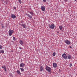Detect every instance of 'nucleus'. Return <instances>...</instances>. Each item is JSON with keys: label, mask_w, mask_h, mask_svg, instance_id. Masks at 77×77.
<instances>
[{"label": "nucleus", "mask_w": 77, "mask_h": 77, "mask_svg": "<svg viewBox=\"0 0 77 77\" xmlns=\"http://www.w3.org/2000/svg\"><path fill=\"white\" fill-rule=\"evenodd\" d=\"M2 2L3 1H4V0H1Z\"/></svg>", "instance_id": "obj_32"}, {"label": "nucleus", "mask_w": 77, "mask_h": 77, "mask_svg": "<svg viewBox=\"0 0 77 77\" xmlns=\"http://www.w3.org/2000/svg\"><path fill=\"white\" fill-rule=\"evenodd\" d=\"M65 2H67L68 1V0H64Z\"/></svg>", "instance_id": "obj_29"}, {"label": "nucleus", "mask_w": 77, "mask_h": 77, "mask_svg": "<svg viewBox=\"0 0 77 77\" xmlns=\"http://www.w3.org/2000/svg\"><path fill=\"white\" fill-rule=\"evenodd\" d=\"M65 43H66V44H68V45H69V44H71L70 42L68 40L65 41Z\"/></svg>", "instance_id": "obj_5"}, {"label": "nucleus", "mask_w": 77, "mask_h": 77, "mask_svg": "<svg viewBox=\"0 0 77 77\" xmlns=\"http://www.w3.org/2000/svg\"><path fill=\"white\" fill-rule=\"evenodd\" d=\"M26 15L27 16V17H29V18L30 19H32V16L30 15L29 14L26 13Z\"/></svg>", "instance_id": "obj_7"}, {"label": "nucleus", "mask_w": 77, "mask_h": 77, "mask_svg": "<svg viewBox=\"0 0 77 77\" xmlns=\"http://www.w3.org/2000/svg\"><path fill=\"white\" fill-rule=\"evenodd\" d=\"M2 68H3L5 69L4 71H5L6 72L7 71V70L6 69V66H2Z\"/></svg>", "instance_id": "obj_8"}, {"label": "nucleus", "mask_w": 77, "mask_h": 77, "mask_svg": "<svg viewBox=\"0 0 77 77\" xmlns=\"http://www.w3.org/2000/svg\"><path fill=\"white\" fill-rule=\"evenodd\" d=\"M14 31L11 30V29H10V30H9V35L10 36H11V35H12L13 33H14Z\"/></svg>", "instance_id": "obj_2"}, {"label": "nucleus", "mask_w": 77, "mask_h": 77, "mask_svg": "<svg viewBox=\"0 0 77 77\" xmlns=\"http://www.w3.org/2000/svg\"><path fill=\"white\" fill-rule=\"evenodd\" d=\"M18 2H19V3H20V4H21V1L20 0H18Z\"/></svg>", "instance_id": "obj_21"}, {"label": "nucleus", "mask_w": 77, "mask_h": 77, "mask_svg": "<svg viewBox=\"0 0 77 77\" xmlns=\"http://www.w3.org/2000/svg\"><path fill=\"white\" fill-rule=\"evenodd\" d=\"M55 55H56V53H55V52H54L53 54V56H55Z\"/></svg>", "instance_id": "obj_20"}, {"label": "nucleus", "mask_w": 77, "mask_h": 77, "mask_svg": "<svg viewBox=\"0 0 77 77\" xmlns=\"http://www.w3.org/2000/svg\"><path fill=\"white\" fill-rule=\"evenodd\" d=\"M11 18H13V19H15V18H16V16L15 15L12 14L11 15Z\"/></svg>", "instance_id": "obj_6"}, {"label": "nucleus", "mask_w": 77, "mask_h": 77, "mask_svg": "<svg viewBox=\"0 0 77 77\" xmlns=\"http://www.w3.org/2000/svg\"><path fill=\"white\" fill-rule=\"evenodd\" d=\"M20 43L22 45H23V44H24V42H23L21 40H20Z\"/></svg>", "instance_id": "obj_13"}, {"label": "nucleus", "mask_w": 77, "mask_h": 77, "mask_svg": "<svg viewBox=\"0 0 77 77\" xmlns=\"http://www.w3.org/2000/svg\"><path fill=\"white\" fill-rule=\"evenodd\" d=\"M69 66H72V64H71V63H70V65H69Z\"/></svg>", "instance_id": "obj_25"}, {"label": "nucleus", "mask_w": 77, "mask_h": 77, "mask_svg": "<svg viewBox=\"0 0 77 77\" xmlns=\"http://www.w3.org/2000/svg\"><path fill=\"white\" fill-rule=\"evenodd\" d=\"M29 14H31V15H32V16H33V15H34L33 12H30Z\"/></svg>", "instance_id": "obj_19"}, {"label": "nucleus", "mask_w": 77, "mask_h": 77, "mask_svg": "<svg viewBox=\"0 0 77 77\" xmlns=\"http://www.w3.org/2000/svg\"><path fill=\"white\" fill-rule=\"evenodd\" d=\"M19 48L20 50H21L22 49V48L21 47H19Z\"/></svg>", "instance_id": "obj_27"}, {"label": "nucleus", "mask_w": 77, "mask_h": 77, "mask_svg": "<svg viewBox=\"0 0 77 77\" xmlns=\"http://www.w3.org/2000/svg\"><path fill=\"white\" fill-rule=\"evenodd\" d=\"M20 69L21 71L23 72H24V69H23V68H20Z\"/></svg>", "instance_id": "obj_17"}, {"label": "nucleus", "mask_w": 77, "mask_h": 77, "mask_svg": "<svg viewBox=\"0 0 77 77\" xmlns=\"http://www.w3.org/2000/svg\"><path fill=\"white\" fill-rule=\"evenodd\" d=\"M53 67H54V68H56L57 67V65L55 63H53Z\"/></svg>", "instance_id": "obj_9"}, {"label": "nucleus", "mask_w": 77, "mask_h": 77, "mask_svg": "<svg viewBox=\"0 0 77 77\" xmlns=\"http://www.w3.org/2000/svg\"><path fill=\"white\" fill-rule=\"evenodd\" d=\"M17 72L18 74H19V75H21V72H20V71L19 70H17Z\"/></svg>", "instance_id": "obj_14"}, {"label": "nucleus", "mask_w": 77, "mask_h": 77, "mask_svg": "<svg viewBox=\"0 0 77 77\" xmlns=\"http://www.w3.org/2000/svg\"><path fill=\"white\" fill-rule=\"evenodd\" d=\"M49 27L50 29H54V28L55 27L54 25L53 24H51V25H49Z\"/></svg>", "instance_id": "obj_3"}, {"label": "nucleus", "mask_w": 77, "mask_h": 77, "mask_svg": "<svg viewBox=\"0 0 77 77\" xmlns=\"http://www.w3.org/2000/svg\"><path fill=\"white\" fill-rule=\"evenodd\" d=\"M67 57H68V58L69 59H71V56L70 55H69L67 56Z\"/></svg>", "instance_id": "obj_15"}, {"label": "nucleus", "mask_w": 77, "mask_h": 77, "mask_svg": "<svg viewBox=\"0 0 77 77\" xmlns=\"http://www.w3.org/2000/svg\"><path fill=\"white\" fill-rule=\"evenodd\" d=\"M3 48V47L2 46V45H0V49H2Z\"/></svg>", "instance_id": "obj_23"}, {"label": "nucleus", "mask_w": 77, "mask_h": 77, "mask_svg": "<svg viewBox=\"0 0 77 77\" xmlns=\"http://www.w3.org/2000/svg\"><path fill=\"white\" fill-rule=\"evenodd\" d=\"M44 2H46V0H43Z\"/></svg>", "instance_id": "obj_26"}, {"label": "nucleus", "mask_w": 77, "mask_h": 77, "mask_svg": "<svg viewBox=\"0 0 77 77\" xmlns=\"http://www.w3.org/2000/svg\"><path fill=\"white\" fill-rule=\"evenodd\" d=\"M69 48H72V47H71V46H70Z\"/></svg>", "instance_id": "obj_30"}, {"label": "nucleus", "mask_w": 77, "mask_h": 77, "mask_svg": "<svg viewBox=\"0 0 77 77\" xmlns=\"http://www.w3.org/2000/svg\"><path fill=\"white\" fill-rule=\"evenodd\" d=\"M59 28L60 29V30H62V29H63V26H60L59 27Z\"/></svg>", "instance_id": "obj_16"}, {"label": "nucleus", "mask_w": 77, "mask_h": 77, "mask_svg": "<svg viewBox=\"0 0 77 77\" xmlns=\"http://www.w3.org/2000/svg\"><path fill=\"white\" fill-rule=\"evenodd\" d=\"M22 26H23V28H25V29H26V25L25 24H23L22 25Z\"/></svg>", "instance_id": "obj_18"}, {"label": "nucleus", "mask_w": 77, "mask_h": 77, "mask_svg": "<svg viewBox=\"0 0 77 77\" xmlns=\"http://www.w3.org/2000/svg\"><path fill=\"white\" fill-rule=\"evenodd\" d=\"M75 0V1H76V0Z\"/></svg>", "instance_id": "obj_33"}, {"label": "nucleus", "mask_w": 77, "mask_h": 77, "mask_svg": "<svg viewBox=\"0 0 77 77\" xmlns=\"http://www.w3.org/2000/svg\"><path fill=\"white\" fill-rule=\"evenodd\" d=\"M9 75L11 77H12V73H10L9 74Z\"/></svg>", "instance_id": "obj_24"}, {"label": "nucleus", "mask_w": 77, "mask_h": 77, "mask_svg": "<svg viewBox=\"0 0 77 77\" xmlns=\"http://www.w3.org/2000/svg\"><path fill=\"white\" fill-rule=\"evenodd\" d=\"M13 39L14 41H15L16 40V39L15 38V37H13Z\"/></svg>", "instance_id": "obj_22"}, {"label": "nucleus", "mask_w": 77, "mask_h": 77, "mask_svg": "<svg viewBox=\"0 0 77 77\" xmlns=\"http://www.w3.org/2000/svg\"><path fill=\"white\" fill-rule=\"evenodd\" d=\"M14 9H16V7H14Z\"/></svg>", "instance_id": "obj_28"}, {"label": "nucleus", "mask_w": 77, "mask_h": 77, "mask_svg": "<svg viewBox=\"0 0 77 77\" xmlns=\"http://www.w3.org/2000/svg\"><path fill=\"white\" fill-rule=\"evenodd\" d=\"M3 27H4V26H2V28H3Z\"/></svg>", "instance_id": "obj_31"}, {"label": "nucleus", "mask_w": 77, "mask_h": 77, "mask_svg": "<svg viewBox=\"0 0 77 77\" xmlns=\"http://www.w3.org/2000/svg\"><path fill=\"white\" fill-rule=\"evenodd\" d=\"M45 69L48 71V72H51V68L50 67L47 66L46 67Z\"/></svg>", "instance_id": "obj_4"}, {"label": "nucleus", "mask_w": 77, "mask_h": 77, "mask_svg": "<svg viewBox=\"0 0 77 77\" xmlns=\"http://www.w3.org/2000/svg\"><path fill=\"white\" fill-rule=\"evenodd\" d=\"M62 57L64 59H68V56L66 55V54L65 53L63 54H62Z\"/></svg>", "instance_id": "obj_1"}, {"label": "nucleus", "mask_w": 77, "mask_h": 77, "mask_svg": "<svg viewBox=\"0 0 77 77\" xmlns=\"http://www.w3.org/2000/svg\"><path fill=\"white\" fill-rule=\"evenodd\" d=\"M41 8L42 11H45V7L43 6H41Z\"/></svg>", "instance_id": "obj_10"}, {"label": "nucleus", "mask_w": 77, "mask_h": 77, "mask_svg": "<svg viewBox=\"0 0 77 77\" xmlns=\"http://www.w3.org/2000/svg\"><path fill=\"white\" fill-rule=\"evenodd\" d=\"M20 67H21V68H23L24 66V63H21L20 64Z\"/></svg>", "instance_id": "obj_11"}, {"label": "nucleus", "mask_w": 77, "mask_h": 77, "mask_svg": "<svg viewBox=\"0 0 77 77\" xmlns=\"http://www.w3.org/2000/svg\"><path fill=\"white\" fill-rule=\"evenodd\" d=\"M43 70H44V67L42 66H41L40 67V71H43Z\"/></svg>", "instance_id": "obj_12"}]
</instances>
